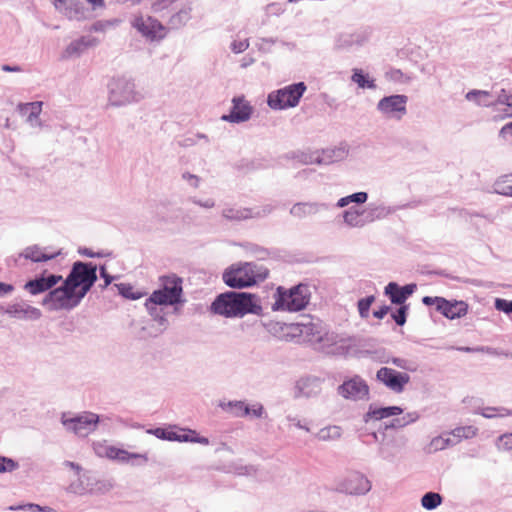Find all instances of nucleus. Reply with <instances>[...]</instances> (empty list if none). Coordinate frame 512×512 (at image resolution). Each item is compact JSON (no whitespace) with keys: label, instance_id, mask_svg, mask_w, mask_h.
<instances>
[{"label":"nucleus","instance_id":"nucleus-14","mask_svg":"<svg viewBox=\"0 0 512 512\" xmlns=\"http://www.w3.org/2000/svg\"><path fill=\"white\" fill-rule=\"evenodd\" d=\"M478 434V428L473 425L460 426L453 429L450 433L446 435V437H440L438 439L433 440V443L438 446L440 443V448H444L448 445H456L460 443L462 440L472 439Z\"/></svg>","mask_w":512,"mask_h":512},{"label":"nucleus","instance_id":"nucleus-48","mask_svg":"<svg viewBox=\"0 0 512 512\" xmlns=\"http://www.w3.org/2000/svg\"><path fill=\"white\" fill-rule=\"evenodd\" d=\"M389 311V307L388 306H382L380 309L374 311V316L378 319H382L384 318L385 315H387Z\"/></svg>","mask_w":512,"mask_h":512},{"label":"nucleus","instance_id":"nucleus-21","mask_svg":"<svg viewBox=\"0 0 512 512\" xmlns=\"http://www.w3.org/2000/svg\"><path fill=\"white\" fill-rule=\"evenodd\" d=\"M403 412L399 406L381 407V408H369V411L365 415V421L369 420H382L385 418L400 415Z\"/></svg>","mask_w":512,"mask_h":512},{"label":"nucleus","instance_id":"nucleus-29","mask_svg":"<svg viewBox=\"0 0 512 512\" xmlns=\"http://www.w3.org/2000/svg\"><path fill=\"white\" fill-rule=\"evenodd\" d=\"M344 221L350 226H362L364 224L363 212L356 209H349L344 212Z\"/></svg>","mask_w":512,"mask_h":512},{"label":"nucleus","instance_id":"nucleus-34","mask_svg":"<svg viewBox=\"0 0 512 512\" xmlns=\"http://www.w3.org/2000/svg\"><path fill=\"white\" fill-rule=\"evenodd\" d=\"M228 407L234 416L244 417L250 415V407L242 401L230 402L228 403Z\"/></svg>","mask_w":512,"mask_h":512},{"label":"nucleus","instance_id":"nucleus-20","mask_svg":"<svg viewBox=\"0 0 512 512\" xmlns=\"http://www.w3.org/2000/svg\"><path fill=\"white\" fill-rule=\"evenodd\" d=\"M102 455L111 460H119L122 462H127L130 459H140L143 463H146L148 461V458L145 454L129 453L128 451L117 448L115 446L104 447Z\"/></svg>","mask_w":512,"mask_h":512},{"label":"nucleus","instance_id":"nucleus-2","mask_svg":"<svg viewBox=\"0 0 512 512\" xmlns=\"http://www.w3.org/2000/svg\"><path fill=\"white\" fill-rule=\"evenodd\" d=\"M269 270L257 263L234 264L223 273L224 283L231 288H244L257 284L268 277Z\"/></svg>","mask_w":512,"mask_h":512},{"label":"nucleus","instance_id":"nucleus-60","mask_svg":"<svg viewBox=\"0 0 512 512\" xmlns=\"http://www.w3.org/2000/svg\"><path fill=\"white\" fill-rule=\"evenodd\" d=\"M461 350L467 351V352L472 351V349H470V348H462Z\"/></svg>","mask_w":512,"mask_h":512},{"label":"nucleus","instance_id":"nucleus-8","mask_svg":"<svg viewBox=\"0 0 512 512\" xmlns=\"http://www.w3.org/2000/svg\"><path fill=\"white\" fill-rule=\"evenodd\" d=\"M423 303L428 306H435L436 310L448 319L464 317L468 313V304L464 301H449L442 297L425 296Z\"/></svg>","mask_w":512,"mask_h":512},{"label":"nucleus","instance_id":"nucleus-27","mask_svg":"<svg viewBox=\"0 0 512 512\" xmlns=\"http://www.w3.org/2000/svg\"><path fill=\"white\" fill-rule=\"evenodd\" d=\"M351 79L360 88H369V89L376 88L374 79H369L366 75H364V73L361 69H354Z\"/></svg>","mask_w":512,"mask_h":512},{"label":"nucleus","instance_id":"nucleus-37","mask_svg":"<svg viewBox=\"0 0 512 512\" xmlns=\"http://www.w3.org/2000/svg\"><path fill=\"white\" fill-rule=\"evenodd\" d=\"M119 291L126 298L139 299L142 297V293L134 292L133 287L128 284H121L119 286Z\"/></svg>","mask_w":512,"mask_h":512},{"label":"nucleus","instance_id":"nucleus-17","mask_svg":"<svg viewBox=\"0 0 512 512\" xmlns=\"http://www.w3.org/2000/svg\"><path fill=\"white\" fill-rule=\"evenodd\" d=\"M342 489L349 494H362L370 490V482L363 474L351 472L344 479Z\"/></svg>","mask_w":512,"mask_h":512},{"label":"nucleus","instance_id":"nucleus-49","mask_svg":"<svg viewBox=\"0 0 512 512\" xmlns=\"http://www.w3.org/2000/svg\"><path fill=\"white\" fill-rule=\"evenodd\" d=\"M88 4H90L93 8H102L105 5L104 0H85Z\"/></svg>","mask_w":512,"mask_h":512},{"label":"nucleus","instance_id":"nucleus-45","mask_svg":"<svg viewBox=\"0 0 512 512\" xmlns=\"http://www.w3.org/2000/svg\"><path fill=\"white\" fill-rule=\"evenodd\" d=\"M263 413V406L260 405V404H257V405H253L252 407H250V415L249 416H253V417H260Z\"/></svg>","mask_w":512,"mask_h":512},{"label":"nucleus","instance_id":"nucleus-59","mask_svg":"<svg viewBox=\"0 0 512 512\" xmlns=\"http://www.w3.org/2000/svg\"><path fill=\"white\" fill-rule=\"evenodd\" d=\"M34 510L42 511V508L39 505H33Z\"/></svg>","mask_w":512,"mask_h":512},{"label":"nucleus","instance_id":"nucleus-25","mask_svg":"<svg viewBox=\"0 0 512 512\" xmlns=\"http://www.w3.org/2000/svg\"><path fill=\"white\" fill-rule=\"evenodd\" d=\"M494 190L498 194L512 196V175H504L494 183Z\"/></svg>","mask_w":512,"mask_h":512},{"label":"nucleus","instance_id":"nucleus-30","mask_svg":"<svg viewBox=\"0 0 512 512\" xmlns=\"http://www.w3.org/2000/svg\"><path fill=\"white\" fill-rule=\"evenodd\" d=\"M441 502V495L434 492L426 493L421 499L422 506L428 510L435 509L437 506L441 504Z\"/></svg>","mask_w":512,"mask_h":512},{"label":"nucleus","instance_id":"nucleus-5","mask_svg":"<svg viewBox=\"0 0 512 512\" xmlns=\"http://www.w3.org/2000/svg\"><path fill=\"white\" fill-rule=\"evenodd\" d=\"M306 90L307 86L304 82L287 85L270 92L267 97V104L273 110H285L296 107Z\"/></svg>","mask_w":512,"mask_h":512},{"label":"nucleus","instance_id":"nucleus-61","mask_svg":"<svg viewBox=\"0 0 512 512\" xmlns=\"http://www.w3.org/2000/svg\"><path fill=\"white\" fill-rule=\"evenodd\" d=\"M36 104H37L39 107H41L42 102H37Z\"/></svg>","mask_w":512,"mask_h":512},{"label":"nucleus","instance_id":"nucleus-40","mask_svg":"<svg viewBox=\"0 0 512 512\" xmlns=\"http://www.w3.org/2000/svg\"><path fill=\"white\" fill-rule=\"evenodd\" d=\"M495 307L505 313H512V301L497 299L495 302Z\"/></svg>","mask_w":512,"mask_h":512},{"label":"nucleus","instance_id":"nucleus-31","mask_svg":"<svg viewBox=\"0 0 512 512\" xmlns=\"http://www.w3.org/2000/svg\"><path fill=\"white\" fill-rule=\"evenodd\" d=\"M489 93L487 91L481 90H472L466 94V99L469 101H473L478 105H488L489 102Z\"/></svg>","mask_w":512,"mask_h":512},{"label":"nucleus","instance_id":"nucleus-19","mask_svg":"<svg viewBox=\"0 0 512 512\" xmlns=\"http://www.w3.org/2000/svg\"><path fill=\"white\" fill-rule=\"evenodd\" d=\"M414 289L415 285L413 284L399 287L396 283L391 282L385 287V293L390 297L392 303L403 305Z\"/></svg>","mask_w":512,"mask_h":512},{"label":"nucleus","instance_id":"nucleus-23","mask_svg":"<svg viewBox=\"0 0 512 512\" xmlns=\"http://www.w3.org/2000/svg\"><path fill=\"white\" fill-rule=\"evenodd\" d=\"M55 6L69 18H77L83 12V7L77 0H55Z\"/></svg>","mask_w":512,"mask_h":512},{"label":"nucleus","instance_id":"nucleus-43","mask_svg":"<svg viewBox=\"0 0 512 512\" xmlns=\"http://www.w3.org/2000/svg\"><path fill=\"white\" fill-rule=\"evenodd\" d=\"M248 46H249V43L246 40H243V41L233 42L231 48L235 53H240V52L245 51L248 48Z\"/></svg>","mask_w":512,"mask_h":512},{"label":"nucleus","instance_id":"nucleus-4","mask_svg":"<svg viewBox=\"0 0 512 512\" xmlns=\"http://www.w3.org/2000/svg\"><path fill=\"white\" fill-rule=\"evenodd\" d=\"M310 294L306 285H297L291 289L278 287L275 293L274 311H300L309 302Z\"/></svg>","mask_w":512,"mask_h":512},{"label":"nucleus","instance_id":"nucleus-58","mask_svg":"<svg viewBox=\"0 0 512 512\" xmlns=\"http://www.w3.org/2000/svg\"><path fill=\"white\" fill-rule=\"evenodd\" d=\"M302 327H303V329L300 330L301 333H303L304 330L308 331V329H309V325H302Z\"/></svg>","mask_w":512,"mask_h":512},{"label":"nucleus","instance_id":"nucleus-11","mask_svg":"<svg viewBox=\"0 0 512 512\" xmlns=\"http://www.w3.org/2000/svg\"><path fill=\"white\" fill-rule=\"evenodd\" d=\"M109 100L112 105L118 106L135 100L134 84L125 79H114L110 85Z\"/></svg>","mask_w":512,"mask_h":512},{"label":"nucleus","instance_id":"nucleus-51","mask_svg":"<svg viewBox=\"0 0 512 512\" xmlns=\"http://www.w3.org/2000/svg\"><path fill=\"white\" fill-rule=\"evenodd\" d=\"M64 464L67 467L75 469L77 471V473H79L80 470H81V467L78 464L74 463V462L66 461Z\"/></svg>","mask_w":512,"mask_h":512},{"label":"nucleus","instance_id":"nucleus-3","mask_svg":"<svg viewBox=\"0 0 512 512\" xmlns=\"http://www.w3.org/2000/svg\"><path fill=\"white\" fill-rule=\"evenodd\" d=\"M161 288L155 290L146 300L145 306L148 310L156 305H175L182 301L183 280L176 274L164 275L159 278Z\"/></svg>","mask_w":512,"mask_h":512},{"label":"nucleus","instance_id":"nucleus-24","mask_svg":"<svg viewBox=\"0 0 512 512\" xmlns=\"http://www.w3.org/2000/svg\"><path fill=\"white\" fill-rule=\"evenodd\" d=\"M297 387L303 396L311 397L321 392V381L318 378H305L298 381Z\"/></svg>","mask_w":512,"mask_h":512},{"label":"nucleus","instance_id":"nucleus-54","mask_svg":"<svg viewBox=\"0 0 512 512\" xmlns=\"http://www.w3.org/2000/svg\"><path fill=\"white\" fill-rule=\"evenodd\" d=\"M492 411H494V409H493V408H486V409L482 412V415H483L484 417H487V418L492 417V416H493V414H492V413H490V412H492Z\"/></svg>","mask_w":512,"mask_h":512},{"label":"nucleus","instance_id":"nucleus-52","mask_svg":"<svg viewBox=\"0 0 512 512\" xmlns=\"http://www.w3.org/2000/svg\"><path fill=\"white\" fill-rule=\"evenodd\" d=\"M2 70L3 71H20V68L15 66V67H11L9 65H3L2 66Z\"/></svg>","mask_w":512,"mask_h":512},{"label":"nucleus","instance_id":"nucleus-26","mask_svg":"<svg viewBox=\"0 0 512 512\" xmlns=\"http://www.w3.org/2000/svg\"><path fill=\"white\" fill-rule=\"evenodd\" d=\"M320 441H332L341 437V428L339 426H328L322 428L316 435Z\"/></svg>","mask_w":512,"mask_h":512},{"label":"nucleus","instance_id":"nucleus-55","mask_svg":"<svg viewBox=\"0 0 512 512\" xmlns=\"http://www.w3.org/2000/svg\"><path fill=\"white\" fill-rule=\"evenodd\" d=\"M408 421H401V420H396V423H393L392 426H398V427H401V426H404L405 424H407Z\"/></svg>","mask_w":512,"mask_h":512},{"label":"nucleus","instance_id":"nucleus-7","mask_svg":"<svg viewBox=\"0 0 512 512\" xmlns=\"http://www.w3.org/2000/svg\"><path fill=\"white\" fill-rule=\"evenodd\" d=\"M81 299V296L64 281L61 287L48 293L43 303L49 309H72L80 303Z\"/></svg>","mask_w":512,"mask_h":512},{"label":"nucleus","instance_id":"nucleus-16","mask_svg":"<svg viewBox=\"0 0 512 512\" xmlns=\"http://www.w3.org/2000/svg\"><path fill=\"white\" fill-rule=\"evenodd\" d=\"M232 103L233 106L231 112L227 115H223L221 119L233 123L247 121L253 111V108L249 102H247L244 97H235L233 98Z\"/></svg>","mask_w":512,"mask_h":512},{"label":"nucleus","instance_id":"nucleus-32","mask_svg":"<svg viewBox=\"0 0 512 512\" xmlns=\"http://www.w3.org/2000/svg\"><path fill=\"white\" fill-rule=\"evenodd\" d=\"M368 198V195L366 192H358V193H354L352 195H349V196H346V197H343L341 199L338 200V203H337V206L338 207H345L347 206L348 204H350L351 202H355V203H364L366 202Z\"/></svg>","mask_w":512,"mask_h":512},{"label":"nucleus","instance_id":"nucleus-22","mask_svg":"<svg viewBox=\"0 0 512 512\" xmlns=\"http://www.w3.org/2000/svg\"><path fill=\"white\" fill-rule=\"evenodd\" d=\"M61 280V275L49 274L47 270H45L40 277L34 279V294L51 289Z\"/></svg>","mask_w":512,"mask_h":512},{"label":"nucleus","instance_id":"nucleus-39","mask_svg":"<svg viewBox=\"0 0 512 512\" xmlns=\"http://www.w3.org/2000/svg\"><path fill=\"white\" fill-rule=\"evenodd\" d=\"M499 449L509 450L512 448V433H507L499 437Z\"/></svg>","mask_w":512,"mask_h":512},{"label":"nucleus","instance_id":"nucleus-56","mask_svg":"<svg viewBox=\"0 0 512 512\" xmlns=\"http://www.w3.org/2000/svg\"><path fill=\"white\" fill-rule=\"evenodd\" d=\"M25 288H26V289H30V290H32V280H29V281L25 284Z\"/></svg>","mask_w":512,"mask_h":512},{"label":"nucleus","instance_id":"nucleus-46","mask_svg":"<svg viewBox=\"0 0 512 512\" xmlns=\"http://www.w3.org/2000/svg\"><path fill=\"white\" fill-rule=\"evenodd\" d=\"M500 136L506 137V136H512V121L504 125L500 130Z\"/></svg>","mask_w":512,"mask_h":512},{"label":"nucleus","instance_id":"nucleus-6","mask_svg":"<svg viewBox=\"0 0 512 512\" xmlns=\"http://www.w3.org/2000/svg\"><path fill=\"white\" fill-rule=\"evenodd\" d=\"M96 280V266L76 262L65 282L83 298Z\"/></svg>","mask_w":512,"mask_h":512},{"label":"nucleus","instance_id":"nucleus-15","mask_svg":"<svg viewBox=\"0 0 512 512\" xmlns=\"http://www.w3.org/2000/svg\"><path fill=\"white\" fill-rule=\"evenodd\" d=\"M408 98L405 95H391L382 98L378 104V110L385 115H395L399 113V118L406 113V104Z\"/></svg>","mask_w":512,"mask_h":512},{"label":"nucleus","instance_id":"nucleus-33","mask_svg":"<svg viewBox=\"0 0 512 512\" xmlns=\"http://www.w3.org/2000/svg\"><path fill=\"white\" fill-rule=\"evenodd\" d=\"M224 217L231 220H243L251 216L248 209L227 208L223 211Z\"/></svg>","mask_w":512,"mask_h":512},{"label":"nucleus","instance_id":"nucleus-50","mask_svg":"<svg viewBox=\"0 0 512 512\" xmlns=\"http://www.w3.org/2000/svg\"><path fill=\"white\" fill-rule=\"evenodd\" d=\"M391 362H392L394 365H396V366H398V367H400V368H405V367H406V361H405V360H403V359H400V358H393V359L391 360Z\"/></svg>","mask_w":512,"mask_h":512},{"label":"nucleus","instance_id":"nucleus-10","mask_svg":"<svg viewBox=\"0 0 512 512\" xmlns=\"http://www.w3.org/2000/svg\"><path fill=\"white\" fill-rule=\"evenodd\" d=\"M376 378L384 386L395 393H402L410 382V376L405 372H399L392 368L382 367L377 371Z\"/></svg>","mask_w":512,"mask_h":512},{"label":"nucleus","instance_id":"nucleus-18","mask_svg":"<svg viewBox=\"0 0 512 512\" xmlns=\"http://www.w3.org/2000/svg\"><path fill=\"white\" fill-rule=\"evenodd\" d=\"M156 435L163 439H167L170 441H180V442H198L204 445L209 443V440L206 437H199L195 431L192 430H183L180 429L178 431H164L157 429Z\"/></svg>","mask_w":512,"mask_h":512},{"label":"nucleus","instance_id":"nucleus-35","mask_svg":"<svg viewBox=\"0 0 512 512\" xmlns=\"http://www.w3.org/2000/svg\"><path fill=\"white\" fill-rule=\"evenodd\" d=\"M374 300V296L371 295L358 301V310L362 318H367L369 316V310Z\"/></svg>","mask_w":512,"mask_h":512},{"label":"nucleus","instance_id":"nucleus-44","mask_svg":"<svg viewBox=\"0 0 512 512\" xmlns=\"http://www.w3.org/2000/svg\"><path fill=\"white\" fill-rule=\"evenodd\" d=\"M82 46H86V44H84L83 40L81 41H77L75 43H72L68 49H67V53L68 54H72V53H76V52H79L81 50V47Z\"/></svg>","mask_w":512,"mask_h":512},{"label":"nucleus","instance_id":"nucleus-28","mask_svg":"<svg viewBox=\"0 0 512 512\" xmlns=\"http://www.w3.org/2000/svg\"><path fill=\"white\" fill-rule=\"evenodd\" d=\"M315 212L316 205L311 203H297L290 210V213L298 218L305 217Z\"/></svg>","mask_w":512,"mask_h":512},{"label":"nucleus","instance_id":"nucleus-47","mask_svg":"<svg viewBox=\"0 0 512 512\" xmlns=\"http://www.w3.org/2000/svg\"><path fill=\"white\" fill-rule=\"evenodd\" d=\"M13 291V286L10 284L0 282V297Z\"/></svg>","mask_w":512,"mask_h":512},{"label":"nucleus","instance_id":"nucleus-42","mask_svg":"<svg viewBox=\"0 0 512 512\" xmlns=\"http://www.w3.org/2000/svg\"><path fill=\"white\" fill-rule=\"evenodd\" d=\"M15 467V464L12 460H7L3 457H0V472L11 471Z\"/></svg>","mask_w":512,"mask_h":512},{"label":"nucleus","instance_id":"nucleus-38","mask_svg":"<svg viewBox=\"0 0 512 512\" xmlns=\"http://www.w3.org/2000/svg\"><path fill=\"white\" fill-rule=\"evenodd\" d=\"M407 306L405 305H402L397 311L396 313L392 314V318L394 319V321L402 326L405 324L406 322V314H407Z\"/></svg>","mask_w":512,"mask_h":512},{"label":"nucleus","instance_id":"nucleus-12","mask_svg":"<svg viewBox=\"0 0 512 512\" xmlns=\"http://www.w3.org/2000/svg\"><path fill=\"white\" fill-rule=\"evenodd\" d=\"M132 25L136 28L143 36L151 39H162L166 35V28L156 19L148 16L135 17Z\"/></svg>","mask_w":512,"mask_h":512},{"label":"nucleus","instance_id":"nucleus-13","mask_svg":"<svg viewBox=\"0 0 512 512\" xmlns=\"http://www.w3.org/2000/svg\"><path fill=\"white\" fill-rule=\"evenodd\" d=\"M338 393L346 399H363L369 394V387L359 376H355L338 387Z\"/></svg>","mask_w":512,"mask_h":512},{"label":"nucleus","instance_id":"nucleus-53","mask_svg":"<svg viewBox=\"0 0 512 512\" xmlns=\"http://www.w3.org/2000/svg\"><path fill=\"white\" fill-rule=\"evenodd\" d=\"M100 272H101V276H102V277H104V278L106 279V281H105V282H106V285H108V284L110 283V281H111V280H110V279H109V277L106 275V269H105V267H101Z\"/></svg>","mask_w":512,"mask_h":512},{"label":"nucleus","instance_id":"nucleus-9","mask_svg":"<svg viewBox=\"0 0 512 512\" xmlns=\"http://www.w3.org/2000/svg\"><path fill=\"white\" fill-rule=\"evenodd\" d=\"M99 422V416L92 412H84L74 418H62L63 425L79 436H87L95 431Z\"/></svg>","mask_w":512,"mask_h":512},{"label":"nucleus","instance_id":"nucleus-36","mask_svg":"<svg viewBox=\"0 0 512 512\" xmlns=\"http://www.w3.org/2000/svg\"><path fill=\"white\" fill-rule=\"evenodd\" d=\"M60 254L59 251H53L51 253H44L34 247V263H40L48 260H53Z\"/></svg>","mask_w":512,"mask_h":512},{"label":"nucleus","instance_id":"nucleus-41","mask_svg":"<svg viewBox=\"0 0 512 512\" xmlns=\"http://www.w3.org/2000/svg\"><path fill=\"white\" fill-rule=\"evenodd\" d=\"M6 312L8 314H10V315H12L14 317H18V318L26 317L27 314H28V310L27 309L17 308L16 306L10 307Z\"/></svg>","mask_w":512,"mask_h":512},{"label":"nucleus","instance_id":"nucleus-1","mask_svg":"<svg viewBox=\"0 0 512 512\" xmlns=\"http://www.w3.org/2000/svg\"><path fill=\"white\" fill-rule=\"evenodd\" d=\"M261 310L257 296L245 292L222 293L212 302L211 311L227 318L242 317Z\"/></svg>","mask_w":512,"mask_h":512},{"label":"nucleus","instance_id":"nucleus-57","mask_svg":"<svg viewBox=\"0 0 512 512\" xmlns=\"http://www.w3.org/2000/svg\"><path fill=\"white\" fill-rule=\"evenodd\" d=\"M507 104L512 107V95L507 98Z\"/></svg>","mask_w":512,"mask_h":512}]
</instances>
